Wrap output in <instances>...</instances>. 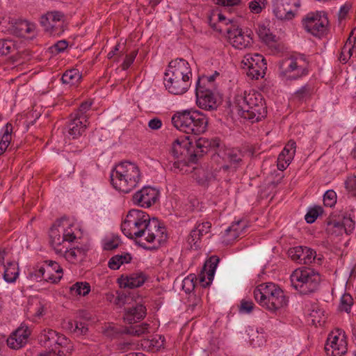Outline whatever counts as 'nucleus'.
<instances>
[{
	"mask_svg": "<svg viewBox=\"0 0 356 356\" xmlns=\"http://www.w3.org/2000/svg\"><path fill=\"white\" fill-rule=\"evenodd\" d=\"M211 145V143L204 138H198L195 143L188 136L177 138L172 143L167 163H164L165 168L175 173H188L191 172L188 164L196 163Z\"/></svg>",
	"mask_w": 356,
	"mask_h": 356,
	"instance_id": "1",
	"label": "nucleus"
},
{
	"mask_svg": "<svg viewBox=\"0 0 356 356\" xmlns=\"http://www.w3.org/2000/svg\"><path fill=\"white\" fill-rule=\"evenodd\" d=\"M191 77L188 63L183 58H177L169 63L164 74V85L170 93L182 95L188 90Z\"/></svg>",
	"mask_w": 356,
	"mask_h": 356,
	"instance_id": "2",
	"label": "nucleus"
},
{
	"mask_svg": "<svg viewBox=\"0 0 356 356\" xmlns=\"http://www.w3.org/2000/svg\"><path fill=\"white\" fill-rule=\"evenodd\" d=\"M141 179L139 167L135 163L127 161L115 165L111 172L112 186L124 193H129L136 188Z\"/></svg>",
	"mask_w": 356,
	"mask_h": 356,
	"instance_id": "3",
	"label": "nucleus"
},
{
	"mask_svg": "<svg viewBox=\"0 0 356 356\" xmlns=\"http://www.w3.org/2000/svg\"><path fill=\"white\" fill-rule=\"evenodd\" d=\"M238 114L243 118L257 122L266 116L267 110L261 93L254 90L238 94L234 102Z\"/></svg>",
	"mask_w": 356,
	"mask_h": 356,
	"instance_id": "4",
	"label": "nucleus"
},
{
	"mask_svg": "<svg viewBox=\"0 0 356 356\" xmlns=\"http://www.w3.org/2000/svg\"><path fill=\"white\" fill-rule=\"evenodd\" d=\"M145 250H156L168 239L165 227L157 218H149L133 237Z\"/></svg>",
	"mask_w": 356,
	"mask_h": 356,
	"instance_id": "5",
	"label": "nucleus"
},
{
	"mask_svg": "<svg viewBox=\"0 0 356 356\" xmlns=\"http://www.w3.org/2000/svg\"><path fill=\"white\" fill-rule=\"evenodd\" d=\"M256 302L265 309L275 313L287 305L288 299L284 291L273 282L259 284L253 291Z\"/></svg>",
	"mask_w": 356,
	"mask_h": 356,
	"instance_id": "6",
	"label": "nucleus"
},
{
	"mask_svg": "<svg viewBox=\"0 0 356 356\" xmlns=\"http://www.w3.org/2000/svg\"><path fill=\"white\" fill-rule=\"evenodd\" d=\"M171 121L178 130L193 135L204 134L209 124L207 115L197 109L177 112L172 115Z\"/></svg>",
	"mask_w": 356,
	"mask_h": 356,
	"instance_id": "7",
	"label": "nucleus"
},
{
	"mask_svg": "<svg viewBox=\"0 0 356 356\" xmlns=\"http://www.w3.org/2000/svg\"><path fill=\"white\" fill-rule=\"evenodd\" d=\"M291 286L301 294L315 292L321 282V275L310 268H300L295 270L290 277Z\"/></svg>",
	"mask_w": 356,
	"mask_h": 356,
	"instance_id": "8",
	"label": "nucleus"
},
{
	"mask_svg": "<svg viewBox=\"0 0 356 356\" xmlns=\"http://www.w3.org/2000/svg\"><path fill=\"white\" fill-rule=\"evenodd\" d=\"M92 102L86 100L83 102L79 108L70 115L67 128V134L72 139L80 137L89 125L88 112L91 109Z\"/></svg>",
	"mask_w": 356,
	"mask_h": 356,
	"instance_id": "9",
	"label": "nucleus"
},
{
	"mask_svg": "<svg viewBox=\"0 0 356 356\" xmlns=\"http://www.w3.org/2000/svg\"><path fill=\"white\" fill-rule=\"evenodd\" d=\"M309 62L304 55L292 56L282 61L281 74L289 80L300 79L308 74Z\"/></svg>",
	"mask_w": 356,
	"mask_h": 356,
	"instance_id": "10",
	"label": "nucleus"
},
{
	"mask_svg": "<svg viewBox=\"0 0 356 356\" xmlns=\"http://www.w3.org/2000/svg\"><path fill=\"white\" fill-rule=\"evenodd\" d=\"M149 218V216L142 210L131 209L121 224L122 232L131 239Z\"/></svg>",
	"mask_w": 356,
	"mask_h": 356,
	"instance_id": "11",
	"label": "nucleus"
},
{
	"mask_svg": "<svg viewBox=\"0 0 356 356\" xmlns=\"http://www.w3.org/2000/svg\"><path fill=\"white\" fill-rule=\"evenodd\" d=\"M241 63L243 68L247 70V75L254 79L263 77L267 70L265 58L259 54H247L244 56Z\"/></svg>",
	"mask_w": 356,
	"mask_h": 356,
	"instance_id": "12",
	"label": "nucleus"
},
{
	"mask_svg": "<svg viewBox=\"0 0 356 356\" xmlns=\"http://www.w3.org/2000/svg\"><path fill=\"white\" fill-rule=\"evenodd\" d=\"M328 24V19L324 12L308 14L303 21L306 31L318 38L326 34Z\"/></svg>",
	"mask_w": 356,
	"mask_h": 356,
	"instance_id": "13",
	"label": "nucleus"
},
{
	"mask_svg": "<svg viewBox=\"0 0 356 356\" xmlns=\"http://www.w3.org/2000/svg\"><path fill=\"white\" fill-rule=\"evenodd\" d=\"M65 15L60 11H50L40 18L44 31L54 36L61 35L65 30Z\"/></svg>",
	"mask_w": 356,
	"mask_h": 356,
	"instance_id": "14",
	"label": "nucleus"
},
{
	"mask_svg": "<svg viewBox=\"0 0 356 356\" xmlns=\"http://www.w3.org/2000/svg\"><path fill=\"white\" fill-rule=\"evenodd\" d=\"M196 104L199 108L206 111H214L221 104V98L210 88L196 87Z\"/></svg>",
	"mask_w": 356,
	"mask_h": 356,
	"instance_id": "15",
	"label": "nucleus"
},
{
	"mask_svg": "<svg viewBox=\"0 0 356 356\" xmlns=\"http://www.w3.org/2000/svg\"><path fill=\"white\" fill-rule=\"evenodd\" d=\"M220 32H226L230 44L238 49H243L250 47L253 42L252 32L247 31L243 32L241 29L236 28L234 26L222 29H219Z\"/></svg>",
	"mask_w": 356,
	"mask_h": 356,
	"instance_id": "16",
	"label": "nucleus"
},
{
	"mask_svg": "<svg viewBox=\"0 0 356 356\" xmlns=\"http://www.w3.org/2000/svg\"><path fill=\"white\" fill-rule=\"evenodd\" d=\"M273 12L280 20H289L294 17V8L300 6L299 0H273Z\"/></svg>",
	"mask_w": 356,
	"mask_h": 356,
	"instance_id": "17",
	"label": "nucleus"
},
{
	"mask_svg": "<svg viewBox=\"0 0 356 356\" xmlns=\"http://www.w3.org/2000/svg\"><path fill=\"white\" fill-rule=\"evenodd\" d=\"M354 229V220L350 216H343L341 219L327 221L326 232L330 235L339 236L343 235V233L348 235L353 232Z\"/></svg>",
	"mask_w": 356,
	"mask_h": 356,
	"instance_id": "18",
	"label": "nucleus"
},
{
	"mask_svg": "<svg viewBox=\"0 0 356 356\" xmlns=\"http://www.w3.org/2000/svg\"><path fill=\"white\" fill-rule=\"evenodd\" d=\"M41 341L44 342L46 347H54L57 350H66V354L71 352L70 345V339L63 334L53 330H48L44 331V334L42 336Z\"/></svg>",
	"mask_w": 356,
	"mask_h": 356,
	"instance_id": "19",
	"label": "nucleus"
},
{
	"mask_svg": "<svg viewBox=\"0 0 356 356\" xmlns=\"http://www.w3.org/2000/svg\"><path fill=\"white\" fill-rule=\"evenodd\" d=\"M159 197V191L152 187L145 186L134 193L133 202L141 207L149 208L154 204Z\"/></svg>",
	"mask_w": 356,
	"mask_h": 356,
	"instance_id": "20",
	"label": "nucleus"
},
{
	"mask_svg": "<svg viewBox=\"0 0 356 356\" xmlns=\"http://www.w3.org/2000/svg\"><path fill=\"white\" fill-rule=\"evenodd\" d=\"M63 222L67 224L66 218H60L55 222L49 231L50 244L56 254L64 252L63 240Z\"/></svg>",
	"mask_w": 356,
	"mask_h": 356,
	"instance_id": "21",
	"label": "nucleus"
},
{
	"mask_svg": "<svg viewBox=\"0 0 356 356\" xmlns=\"http://www.w3.org/2000/svg\"><path fill=\"white\" fill-rule=\"evenodd\" d=\"M245 156V152L238 148L227 149L224 152L223 160L228 164L223 165L222 169L224 170L232 169L236 171L244 164Z\"/></svg>",
	"mask_w": 356,
	"mask_h": 356,
	"instance_id": "22",
	"label": "nucleus"
},
{
	"mask_svg": "<svg viewBox=\"0 0 356 356\" xmlns=\"http://www.w3.org/2000/svg\"><path fill=\"white\" fill-rule=\"evenodd\" d=\"M325 350L328 356H343L347 351L346 343L337 336L329 335Z\"/></svg>",
	"mask_w": 356,
	"mask_h": 356,
	"instance_id": "23",
	"label": "nucleus"
},
{
	"mask_svg": "<svg viewBox=\"0 0 356 356\" xmlns=\"http://www.w3.org/2000/svg\"><path fill=\"white\" fill-rule=\"evenodd\" d=\"M30 334L28 326L22 325L7 339V344L13 349H19L26 343Z\"/></svg>",
	"mask_w": 356,
	"mask_h": 356,
	"instance_id": "24",
	"label": "nucleus"
},
{
	"mask_svg": "<svg viewBox=\"0 0 356 356\" xmlns=\"http://www.w3.org/2000/svg\"><path fill=\"white\" fill-rule=\"evenodd\" d=\"M147 280L146 275L143 272H137L129 275H122L118 278V284L121 288L134 289L141 286Z\"/></svg>",
	"mask_w": 356,
	"mask_h": 356,
	"instance_id": "25",
	"label": "nucleus"
},
{
	"mask_svg": "<svg viewBox=\"0 0 356 356\" xmlns=\"http://www.w3.org/2000/svg\"><path fill=\"white\" fill-rule=\"evenodd\" d=\"M219 259L217 256H211L209 259L205 262L203 270L204 271H206L208 281L204 283L205 280V275L204 273H202L200 276V282L202 283V286L204 287L209 286L211 283Z\"/></svg>",
	"mask_w": 356,
	"mask_h": 356,
	"instance_id": "26",
	"label": "nucleus"
},
{
	"mask_svg": "<svg viewBox=\"0 0 356 356\" xmlns=\"http://www.w3.org/2000/svg\"><path fill=\"white\" fill-rule=\"evenodd\" d=\"M146 311V307L144 305L136 304L125 310L124 320L129 324L135 323L145 317Z\"/></svg>",
	"mask_w": 356,
	"mask_h": 356,
	"instance_id": "27",
	"label": "nucleus"
},
{
	"mask_svg": "<svg viewBox=\"0 0 356 356\" xmlns=\"http://www.w3.org/2000/svg\"><path fill=\"white\" fill-rule=\"evenodd\" d=\"M65 257V259L72 264H76L82 261L86 254V250L82 248H73L68 250L67 248L64 247V252L58 254Z\"/></svg>",
	"mask_w": 356,
	"mask_h": 356,
	"instance_id": "28",
	"label": "nucleus"
},
{
	"mask_svg": "<svg viewBox=\"0 0 356 356\" xmlns=\"http://www.w3.org/2000/svg\"><path fill=\"white\" fill-rule=\"evenodd\" d=\"M149 328V324L146 323H142L139 325L131 326L130 327H124L122 330H119L115 327H111L110 330L113 331L114 333L118 334H127L134 336H140L145 333L148 332ZM109 330H108V332Z\"/></svg>",
	"mask_w": 356,
	"mask_h": 356,
	"instance_id": "29",
	"label": "nucleus"
},
{
	"mask_svg": "<svg viewBox=\"0 0 356 356\" xmlns=\"http://www.w3.org/2000/svg\"><path fill=\"white\" fill-rule=\"evenodd\" d=\"M241 222V221H238L236 223H233L225 231L222 236V243L228 245L239 237V235L243 230V228L240 227Z\"/></svg>",
	"mask_w": 356,
	"mask_h": 356,
	"instance_id": "30",
	"label": "nucleus"
},
{
	"mask_svg": "<svg viewBox=\"0 0 356 356\" xmlns=\"http://www.w3.org/2000/svg\"><path fill=\"white\" fill-rule=\"evenodd\" d=\"M131 259L132 257L129 253L124 252L112 257L108 261V266L111 269L118 270L121 265L130 263Z\"/></svg>",
	"mask_w": 356,
	"mask_h": 356,
	"instance_id": "31",
	"label": "nucleus"
},
{
	"mask_svg": "<svg viewBox=\"0 0 356 356\" xmlns=\"http://www.w3.org/2000/svg\"><path fill=\"white\" fill-rule=\"evenodd\" d=\"M81 79V74L77 69H71L66 70L62 77L61 81L64 84L70 86H76Z\"/></svg>",
	"mask_w": 356,
	"mask_h": 356,
	"instance_id": "32",
	"label": "nucleus"
},
{
	"mask_svg": "<svg viewBox=\"0 0 356 356\" xmlns=\"http://www.w3.org/2000/svg\"><path fill=\"white\" fill-rule=\"evenodd\" d=\"M19 275L18 265L15 262H8L4 265L3 278L7 282H14Z\"/></svg>",
	"mask_w": 356,
	"mask_h": 356,
	"instance_id": "33",
	"label": "nucleus"
},
{
	"mask_svg": "<svg viewBox=\"0 0 356 356\" xmlns=\"http://www.w3.org/2000/svg\"><path fill=\"white\" fill-rule=\"evenodd\" d=\"M12 132L13 125L11 123L8 122L3 128V133L0 139V155L3 154L7 149L11 141Z\"/></svg>",
	"mask_w": 356,
	"mask_h": 356,
	"instance_id": "34",
	"label": "nucleus"
},
{
	"mask_svg": "<svg viewBox=\"0 0 356 356\" xmlns=\"http://www.w3.org/2000/svg\"><path fill=\"white\" fill-rule=\"evenodd\" d=\"M90 291V285L86 282H77L70 287V293L72 296L88 295Z\"/></svg>",
	"mask_w": 356,
	"mask_h": 356,
	"instance_id": "35",
	"label": "nucleus"
},
{
	"mask_svg": "<svg viewBox=\"0 0 356 356\" xmlns=\"http://www.w3.org/2000/svg\"><path fill=\"white\" fill-rule=\"evenodd\" d=\"M309 316L312 318L313 324L316 325L325 323L324 312L319 307L317 304L312 305Z\"/></svg>",
	"mask_w": 356,
	"mask_h": 356,
	"instance_id": "36",
	"label": "nucleus"
},
{
	"mask_svg": "<svg viewBox=\"0 0 356 356\" xmlns=\"http://www.w3.org/2000/svg\"><path fill=\"white\" fill-rule=\"evenodd\" d=\"M28 312L35 318H40L45 314L44 305L40 300L32 301L29 303Z\"/></svg>",
	"mask_w": 356,
	"mask_h": 356,
	"instance_id": "37",
	"label": "nucleus"
},
{
	"mask_svg": "<svg viewBox=\"0 0 356 356\" xmlns=\"http://www.w3.org/2000/svg\"><path fill=\"white\" fill-rule=\"evenodd\" d=\"M218 75L219 73L216 71L212 75L200 76L197 81L196 87L210 88L213 90L215 88L214 81Z\"/></svg>",
	"mask_w": 356,
	"mask_h": 356,
	"instance_id": "38",
	"label": "nucleus"
},
{
	"mask_svg": "<svg viewBox=\"0 0 356 356\" xmlns=\"http://www.w3.org/2000/svg\"><path fill=\"white\" fill-rule=\"evenodd\" d=\"M15 50V42L11 40H0V57L6 56Z\"/></svg>",
	"mask_w": 356,
	"mask_h": 356,
	"instance_id": "39",
	"label": "nucleus"
},
{
	"mask_svg": "<svg viewBox=\"0 0 356 356\" xmlns=\"http://www.w3.org/2000/svg\"><path fill=\"white\" fill-rule=\"evenodd\" d=\"M322 213L323 208L321 206H314L308 210L305 216V219L307 223L312 224Z\"/></svg>",
	"mask_w": 356,
	"mask_h": 356,
	"instance_id": "40",
	"label": "nucleus"
},
{
	"mask_svg": "<svg viewBox=\"0 0 356 356\" xmlns=\"http://www.w3.org/2000/svg\"><path fill=\"white\" fill-rule=\"evenodd\" d=\"M259 37L266 44H270L275 42V36L273 35L268 29L264 26H261L258 31Z\"/></svg>",
	"mask_w": 356,
	"mask_h": 356,
	"instance_id": "41",
	"label": "nucleus"
},
{
	"mask_svg": "<svg viewBox=\"0 0 356 356\" xmlns=\"http://www.w3.org/2000/svg\"><path fill=\"white\" fill-rule=\"evenodd\" d=\"M353 305V299L352 296L348 293H344L341 298L339 309L340 311L349 313Z\"/></svg>",
	"mask_w": 356,
	"mask_h": 356,
	"instance_id": "42",
	"label": "nucleus"
},
{
	"mask_svg": "<svg viewBox=\"0 0 356 356\" xmlns=\"http://www.w3.org/2000/svg\"><path fill=\"white\" fill-rule=\"evenodd\" d=\"M197 278L195 275L190 274L182 282V289L186 293H190L195 288Z\"/></svg>",
	"mask_w": 356,
	"mask_h": 356,
	"instance_id": "43",
	"label": "nucleus"
},
{
	"mask_svg": "<svg viewBox=\"0 0 356 356\" xmlns=\"http://www.w3.org/2000/svg\"><path fill=\"white\" fill-rule=\"evenodd\" d=\"M201 237L197 235L196 231L193 229L187 238V243L191 249L197 250L200 248Z\"/></svg>",
	"mask_w": 356,
	"mask_h": 356,
	"instance_id": "44",
	"label": "nucleus"
},
{
	"mask_svg": "<svg viewBox=\"0 0 356 356\" xmlns=\"http://www.w3.org/2000/svg\"><path fill=\"white\" fill-rule=\"evenodd\" d=\"M303 250H305L303 246H296L293 248H291L288 250V256L293 260V261L302 264V261H300L301 255L303 253Z\"/></svg>",
	"mask_w": 356,
	"mask_h": 356,
	"instance_id": "45",
	"label": "nucleus"
},
{
	"mask_svg": "<svg viewBox=\"0 0 356 356\" xmlns=\"http://www.w3.org/2000/svg\"><path fill=\"white\" fill-rule=\"evenodd\" d=\"M305 248L300 261H302V264H310L316 258V252L307 247H305Z\"/></svg>",
	"mask_w": 356,
	"mask_h": 356,
	"instance_id": "46",
	"label": "nucleus"
},
{
	"mask_svg": "<svg viewBox=\"0 0 356 356\" xmlns=\"http://www.w3.org/2000/svg\"><path fill=\"white\" fill-rule=\"evenodd\" d=\"M211 228V223L209 221L203 222L201 223H197L195 227L193 228L197 235L201 237V238L206 234L210 232Z\"/></svg>",
	"mask_w": 356,
	"mask_h": 356,
	"instance_id": "47",
	"label": "nucleus"
},
{
	"mask_svg": "<svg viewBox=\"0 0 356 356\" xmlns=\"http://www.w3.org/2000/svg\"><path fill=\"white\" fill-rule=\"evenodd\" d=\"M267 0H252L249 3L250 11L255 14L260 13L265 8Z\"/></svg>",
	"mask_w": 356,
	"mask_h": 356,
	"instance_id": "48",
	"label": "nucleus"
},
{
	"mask_svg": "<svg viewBox=\"0 0 356 356\" xmlns=\"http://www.w3.org/2000/svg\"><path fill=\"white\" fill-rule=\"evenodd\" d=\"M323 202L325 207H332L337 203V194L333 190L327 191L323 195Z\"/></svg>",
	"mask_w": 356,
	"mask_h": 356,
	"instance_id": "49",
	"label": "nucleus"
},
{
	"mask_svg": "<svg viewBox=\"0 0 356 356\" xmlns=\"http://www.w3.org/2000/svg\"><path fill=\"white\" fill-rule=\"evenodd\" d=\"M314 88L310 84H306L296 92V95L300 99H303L311 96Z\"/></svg>",
	"mask_w": 356,
	"mask_h": 356,
	"instance_id": "50",
	"label": "nucleus"
},
{
	"mask_svg": "<svg viewBox=\"0 0 356 356\" xmlns=\"http://www.w3.org/2000/svg\"><path fill=\"white\" fill-rule=\"evenodd\" d=\"M355 31V30H353L351 31L349 38L347 39L346 42L342 49L341 54L347 52L350 56L352 55L353 49L354 47L353 42L355 43L356 42V35L353 36Z\"/></svg>",
	"mask_w": 356,
	"mask_h": 356,
	"instance_id": "51",
	"label": "nucleus"
},
{
	"mask_svg": "<svg viewBox=\"0 0 356 356\" xmlns=\"http://www.w3.org/2000/svg\"><path fill=\"white\" fill-rule=\"evenodd\" d=\"M44 264L47 266V273L55 272L56 274L63 275V268L58 263L52 260H46Z\"/></svg>",
	"mask_w": 356,
	"mask_h": 356,
	"instance_id": "52",
	"label": "nucleus"
},
{
	"mask_svg": "<svg viewBox=\"0 0 356 356\" xmlns=\"http://www.w3.org/2000/svg\"><path fill=\"white\" fill-rule=\"evenodd\" d=\"M347 191L353 196H356V175L350 176L346 182Z\"/></svg>",
	"mask_w": 356,
	"mask_h": 356,
	"instance_id": "53",
	"label": "nucleus"
},
{
	"mask_svg": "<svg viewBox=\"0 0 356 356\" xmlns=\"http://www.w3.org/2000/svg\"><path fill=\"white\" fill-rule=\"evenodd\" d=\"M137 54H138V51L134 50V51H131L130 54L126 55V57L121 65L122 69L123 70H127L131 65V64L134 63Z\"/></svg>",
	"mask_w": 356,
	"mask_h": 356,
	"instance_id": "54",
	"label": "nucleus"
},
{
	"mask_svg": "<svg viewBox=\"0 0 356 356\" xmlns=\"http://www.w3.org/2000/svg\"><path fill=\"white\" fill-rule=\"evenodd\" d=\"M49 350L40 353L39 356H64L66 355V350H57L52 347L49 348Z\"/></svg>",
	"mask_w": 356,
	"mask_h": 356,
	"instance_id": "55",
	"label": "nucleus"
},
{
	"mask_svg": "<svg viewBox=\"0 0 356 356\" xmlns=\"http://www.w3.org/2000/svg\"><path fill=\"white\" fill-rule=\"evenodd\" d=\"M67 47L68 42L66 40H60L51 47V50L52 52L58 54L64 51Z\"/></svg>",
	"mask_w": 356,
	"mask_h": 356,
	"instance_id": "56",
	"label": "nucleus"
},
{
	"mask_svg": "<svg viewBox=\"0 0 356 356\" xmlns=\"http://www.w3.org/2000/svg\"><path fill=\"white\" fill-rule=\"evenodd\" d=\"M291 161H287V158L284 156H282L281 154H279L277 161V168L283 171L289 166Z\"/></svg>",
	"mask_w": 356,
	"mask_h": 356,
	"instance_id": "57",
	"label": "nucleus"
},
{
	"mask_svg": "<svg viewBox=\"0 0 356 356\" xmlns=\"http://www.w3.org/2000/svg\"><path fill=\"white\" fill-rule=\"evenodd\" d=\"M47 273V268H45L43 266H41L38 270H36L34 273H31L30 276L31 278H35V280L38 279H44L46 277Z\"/></svg>",
	"mask_w": 356,
	"mask_h": 356,
	"instance_id": "58",
	"label": "nucleus"
},
{
	"mask_svg": "<svg viewBox=\"0 0 356 356\" xmlns=\"http://www.w3.org/2000/svg\"><path fill=\"white\" fill-rule=\"evenodd\" d=\"M165 339L162 335H157L151 340V344L157 348L164 347Z\"/></svg>",
	"mask_w": 356,
	"mask_h": 356,
	"instance_id": "59",
	"label": "nucleus"
},
{
	"mask_svg": "<svg viewBox=\"0 0 356 356\" xmlns=\"http://www.w3.org/2000/svg\"><path fill=\"white\" fill-rule=\"evenodd\" d=\"M76 236L72 230H68L65 227L63 223V240L64 242H73L76 239Z\"/></svg>",
	"mask_w": 356,
	"mask_h": 356,
	"instance_id": "60",
	"label": "nucleus"
},
{
	"mask_svg": "<svg viewBox=\"0 0 356 356\" xmlns=\"http://www.w3.org/2000/svg\"><path fill=\"white\" fill-rule=\"evenodd\" d=\"M119 246V241L118 238H112L105 241L104 249L106 250H112Z\"/></svg>",
	"mask_w": 356,
	"mask_h": 356,
	"instance_id": "61",
	"label": "nucleus"
},
{
	"mask_svg": "<svg viewBox=\"0 0 356 356\" xmlns=\"http://www.w3.org/2000/svg\"><path fill=\"white\" fill-rule=\"evenodd\" d=\"M218 5L222 6H238L241 3V0H216Z\"/></svg>",
	"mask_w": 356,
	"mask_h": 356,
	"instance_id": "62",
	"label": "nucleus"
},
{
	"mask_svg": "<svg viewBox=\"0 0 356 356\" xmlns=\"http://www.w3.org/2000/svg\"><path fill=\"white\" fill-rule=\"evenodd\" d=\"M162 126L161 120L158 118L150 120L148 122V127L152 130H158Z\"/></svg>",
	"mask_w": 356,
	"mask_h": 356,
	"instance_id": "63",
	"label": "nucleus"
},
{
	"mask_svg": "<svg viewBox=\"0 0 356 356\" xmlns=\"http://www.w3.org/2000/svg\"><path fill=\"white\" fill-rule=\"evenodd\" d=\"M254 306V304L252 301L243 300L241 304V309L247 313H250L252 311Z\"/></svg>",
	"mask_w": 356,
	"mask_h": 356,
	"instance_id": "64",
	"label": "nucleus"
}]
</instances>
